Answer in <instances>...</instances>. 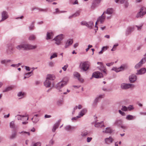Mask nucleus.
<instances>
[{"mask_svg": "<svg viewBox=\"0 0 146 146\" xmlns=\"http://www.w3.org/2000/svg\"><path fill=\"white\" fill-rule=\"evenodd\" d=\"M95 126L97 128H102V127H104L105 126L103 122H96L95 124Z\"/></svg>", "mask_w": 146, "mask_h": 146, "instance_id": "25", "label": "nucleus"}, {"mask_svg": "<svg viewBox=\"0 0 146 146\" xmlns=\"http://www.w3.org/2000/svg\"><path fill=\"white\" fill-rule=\"evenodd\" d=\"M99 4V3L94 0L92 3L91 6V9H94L98 6Z\"/></svg>", "mask_w": 146, "mask_h": 146, "instance_id": "26", "label": "nucleus"}, {"mask_svg": "<svg viewBox=\"0 0 146 146\" xmlns=\"http://www.w3.org/2000/svg\"><path fill=\"white\" fill-rule=\"evenodd\" d=\"M82 25H85L87 26V25H88L87 23L85 22V21H82L81 23Z\"/></svg>", "mask_w": 146, "mask_h": 146, "instance_id": "64", "label": "nucleus"}, {"mask_svg": "<svg viewBox=\"0 0 146 146\" xmlns=\"http://www.w3.org/2000/svg\"><path fill=\"white\" fill-rule=\"evenodd\" d=\"M80 11H78L72 16H70L69 18H71L72 17H75L78 16L80 15Z\"/></svg>", "mask_w": 146, "mask_h": 146, "instance_id": "31", "label": "nucleus"}, {"mask_svg": "<svg viewBox=\"0 0 146 146\" xmlns=\"http://www.w3.org/2000/svg\"><path fill=\"white\" fill-rule=\"evenodd\" d=\"M57 104L59 106L62 105L63 103V101L62 100H59L57 102Z\"/></svg>", "mask_w": 146, "mask_h": 146, "instance_id": "40", "label": "nucleus"}, {"mask_svg": "<svg viewBox=\"0 0 146 146\" xmlns=\"http://www.w3.org/2000/svg\"><path fill=\"white\" fill-rule=\"evenodd\" d=\"M13 88V87L12 86L8 87L6 88L3 91V92H8L11 90Z\"/></svg>", "mask_w": 146, "mask_h": 146, "instance_id": "38", "label": "nucleus"}, {"mask_svg": "<svg viewBox=\"0 0 146 146\" xmlns=\"http://www.w3.org/2000/svg\"><path fill=\"white\" fill-rule=\"evenodd\" d=\"M119 113L122 116H125V113L123 111H122L120 110H119Z\"/></svg>", "mask_w": 146, "mask_h": 146, "instance_id": "55", "label": "nucleus"}, {"mask_svg": "<svg viewBox=\"0 0 146 146\" xmlns=\"http://www.w3.org/2000/svg\"><path fill=\"white\" fill-rule=\"evenodd\" d=\"M92 77L96 78H101L103 77V74L99 71L94 72L92 74Z\"/></svg>", "mask_w": 146, "mask_h": 146, "instance_id": "8", "label": "nucleus"}, {"mask_svg": "<svg viewBox=\"0 0 146 146\" xmlns=\"http://www.w3.org/2000/svg\"><path fill=\"white\" fill-rule=\"evenodd\" d=\"M37 47L36 45H32L27 43L23 42L21 44L16 46V48L19 50L23 49L24 50H28L35 49Z\"/></svg>", "mask_w": 146, "mask_h": 146, "instance_id": "1", "label": "nucleus"}, {"mask_svg": "<svg viewBox=\"0 0 146 146\" xmlns=\"http://www.w3.org/2000/svg\"><path fill=\"white\" fill-rule=\"evenodd\" d=\"M19 133H20V134L23 133L24 134H27L28 135H30V133L29 132H27L26 131H22L21 132H19Z\"/></svg>", "mask_w": 146, "mask_h": 146, "instance_id": "51", "label": "nucleus"}, {"mask_svg": "<svg viewBox=\"0 0 146 146\" xmlns=\"http://www.w3.org/2000/svg\"><path fill=\"white\" fill-rule=\"evenodd\" d=\"M74 128V127L71 126L70 125H67L65 127V129L67 130L70 131L72 130Z\"/></svg>", "mask_w": 146, "mask_h": 146, "instance_id": "34", "label": "nucleus"}, {"mask_svg": "<svg viewBox=\"0 0 146 146\" xmlns=\"http://www.w3.org/2000/svg\"><path fill=\"white\" fill-rule=\"evenodd\" d=\"M17 119L18 120H23V119L22 118V115H17Z\"/></svg>", "mask_w": 146, "mask_h": 146, "instance_id": "60", "label": "nucleus"}, {"mask_svg": "<svg viewBox=\"0 0 146 146\" xmlns=\"http://www.w3.org/2000/svg\"><path fill=\"white\" fill-rule=\"evenodd\" d=\"M146 61V57L143 58L140 61L142 64L145 63Z\"/></svg>", "mask_w": 146, "mask_h": 146, "instance_id": "48", "label": "nucleus"}, {"mask_svg": "<svg viewBox=\"0 0 146 146\" xmlns=\"http://www.w3.org/2000/svg\"><path fill=\"white\" fill-rule=\"evenodd\" d=\"M135 118V116L130 115H127L126 117V119L128 120H132Z\"/></svg>", "mask_w": 146, "mask_h": 146, "instance_id": "32", "label": "nucleus"}, {"mask_svg": "<svg viewBox=\"0 0 146 146\" xmlns=\"http://www.w3.org/2000/svg\"><path fill=\"white\" fill-rule=\"evenodd\" d=\"M55 78V76L54 75L48 74L46 78V79L49 80H53Z\"/></svg>", "mask_w": 146, "mask_h": 146, "instance_id": "22", "label": "nucleus"}, {"mask_svg": "<svg viewBox=\"0 0 146 146\" xmlns=\"http://www.w3.org/2000/svg\"><path fill=\"white\" fill-rule=\"evenodd\" d=\"M71 3L73 5H75L78 4V1L77 0H72Z\"/></svg>", "mask_w": 146, "mask_h": 146, "instance_id": "50", "label": "nucleus"}, {"mask_svg": "<svg viewBox=\"0 0 146 146\" xmlns=\"http://www.w3.org/2000/svg\"><path fill=\"white\" fill-rule=\"evenodd\" d=\"M66 11H60L59 10L58 8H56L55 9V11L53 13V14L54 15L59 14L61 13H63L66 12Z\"/></svg>", "mask_w": 146, "mask_h": 146, "instance_id": "35", "label": "nucleus"}, {"mask_svg": "<svg viewBox=\"0 0 146 146\" xmlns=\"http://www.w3.org/2000/svg\"><path fill=\"white\" fill-rule=\"evenodd\" d=\"M41 143L40 142H38L36 143H34L33 145L31 146H40Z\"/></svg>", "mask_w": 146, "mask_h": 146, "instance_id": "46", "label": "nucleus"}, {"mask_svg": "<svg viewBox=\"0 0 146 146\" xmlns=\"http://www.w3.org/2000/svg\"><path fill=\"white\" fill-rule=\"evenodd\" d=\"M104 94L100 95L97 96L93 102L94 105H96L97 103L98 102L99 100L104 98Z\"/></svg>", "mask_w": 146, "mask_h": 146, "instance_id": "13", "label": "nucleus"}, {"mask_svg": "<svg viewBox=\"0 0 146 146\" xmlns=\"http://www.w3.org/2000/svg\"><path fill=\"white\" fill-rule=\"evenodd\" d=\"M74 75L75 77L77 78L78 80L80 82L83 83L84 82L83 79L80 77V75L79 73L77 72H74Z\"/></svg>", "mask_w": 146, "mask_h": 146, "instance_id": "14", "label": "nucleus"}, {"mask_svg": "<svg viewBox=\"0 0 146 146\" xmlns=\"http://www.w3.org/2000/svg\"><path fill=\"white\" fill-rule=\"evenodd\" d=\"M68 65H66L64 66L63 67H62V69H63L64 71H66V70L67 69V68L68 67Z\"/></svg>", "mask_w": 146, "mask_h": 146, "instance_id": "58", "label": "nucleus"}, {"mask_svg": "<svg viewBox=\"0 0 146 146\" xmlns=\"http://www.w3.org/2000/svg\"><path fill=\"white\" fill-rule=\"evenodd\" d=\"M79 116H77L76 117H72L71 119L72 120H76L78 118H79Z\"/></svg>", "mask_w": 146, "mask_h": 146, "instance_id": "63", "label": "nucleus"}, {"mask_svg": "<svg viewBox=\"0 0 146 146\" xmlns=\"http://www.w3.org/2000/svg\"><path fill=\"white\" fill-rule=\"evenodd\" d=\"M145 13H146V8L144 7H142L140 9V12L137 15L136 17L137 18L142 17Z\"/></svg>", "mask_w": 146, "mask_h": 146, "instance_id": "6", "label": "nucleus"}, {"mask_svg": "<svg viewBox=\"0 0 146 146\" xmlns=\"http://www.w3.org/2000/svg\"><path fill=\"white\" fill-rule=\"evenodd\" d=\"M67 83L65 81H61L58 83L56 86V87L58 89H60L62 88L64 86L66 85Z\"/></svg>", "mask_w": 146, "mask_h": 146, "instance_id": "12", "label": "nucleus"}, {"mask_svg": "<svg viewBox=\"0 0 146 146\" xmlns=\"http://www.w3.org/2000/svg\"><path fill=\"white\" fill-rule=\"evenodd\" d=\"M134 85L131 84L123 83L121 84V88L123 90H126L131 87H134Z\"/></svg>", "mask_w": 146, "mask_h": 146, "instance_id": "4", "label": "nucleus"}, {"mask_svg": "<svg viewBox=\"0 0 146 146\" xmlns=\"http://www.w3.org/2000/svg\"><path fill=\"white\" fill-rule=\"evenodd\" d=\"M73 42V40L72 39H69L68 40L65 46V48H66L68 47L69 46L71 45L72 44Z\"/></svg>", "mask_w": 146, "mask_h": 146, "instance_id": "23", "label": "nucleus"}, {"mask_svg": "<svg viewBox=\"0 0 146 146\" xmlns=\"http://www.w3.org/2000/svg\"><path fill=\"white\" fill-rule=\"evenodd\" d=\"M135 29V27L132 26L128 27L126 31V35H128L129 34H130Z\"/></svg>", "mask_w": 146, "mask_h": 146, "instance_id": "15", "label": "nucleus"}, {"mask_svg": "<svg viewBox=\"0 0 146 146\" xmlns=\"http://www.w3.org/2000/svg\"><path fill=\"white\" fill-rule=\"evenodd\" d=\"M8 17V15L7 12L3 11L1 13V19L0 22L3 21Z\"/></svg>", "mask_w": 146, "mask_h": 146, "instance_id": "10", "label": "nucleus"}, {"mask_svg": "<svg viewBox=\"0 0 146 146\" xmlns=\"http://www.w3.org/2000/svg\"><path fill=\"white\" fill-rule=\"evenodd\" d=\"M121 110L123 111H126L127 110V108L125 106H122Z\"/></svg>", "mask_w": 146, "mask_h": 146, "instance_id": "52", "label": "nucleus"}, {"mask_svg": "<svg viewBox=\"0 0 146 146\" xmlns=\"http://www.w3.org/2000/svg\"><path fill=\"white\" fill-rule=\"evenodd\" d=\"M102 132L106 133H111L112 132V131L110 128L107 127L105 130H103Z\"/></svg>", "mask_w": 146, "mask_h": 146, "instance_id": "36", "label": "nucleus"}, {"mask_svg": "<svg viewBox=\"0 0 146 146\" xmlns=\"http://www.w3.org/2000/svg\"><path fill=\"white\" fill-rule=\"evenodd\" d=\"M146 72V69L143 68L137 70V72L136 73L137 75H141L145 74Z\"/></svg>", "mask_w": 146, "mask_h": 146, "instance_id": "19", "label": "nucleus"}, {"mask_svg": "<svg viewBox=\"0 0 146 146\" xmlns=\"http://www.w3.org/2000/svg\"><path fill=\"white\" fill-rule=\"evenodd\" d=\"M34 22H33L29 27V29L30 30H32L33 29L34 27Z\"/></svg>", "mask_w": 146, "mask_h": 146, "instance_id": "43", "label": "nucleus"}, {"mask_svg": "<svg viewBox=\"0 0 146 146\" xmlns=\"http://www.w3.org/2000/svg\"><path fill=\"white\" fill-rule=\"evenodd\" d=\"M88 25L87 27L90 29L92 28L94 26V23L90 21L87 23Z\"/></svg>", "mask_w": 146, "mask_h": 146, "instance_id": "37", "label": "nucleus"}, {"mask_svg": "<svg viewBox=\"0 0 146 146\" xmlns=\"http://www.w3.org/2000/svg\"><path fill=\"white\" fill-rule=\"evenodd\" d=\"M35 9H37L39 11L46 12L47 11V9H40V8H38L36 7H35L32 8V10L33 11Z\"/></svg>", "mask_w": 146, "mask_h": 146, "instance_id": "33", "label": "nucleus"}, {"mask_svg": "<svg viewBox=\"0 0 146 146\" xmlns=\"http://www.w3.org/2000/svg\"><path fill=\"white\" fill-rule=\"evenodd\" d=\"M92 137H88L87 139V141L88 143L90 142L92 140Z\"/></svg>", "mask_w": 146, "mask_h": 146, "instance_id": "62", "label": "nucleus"}, {"mask_svg": "<svg viewBox=\"0 0 146 146\" xmlns=\"http://www.w3.org/2000/svg\"><path fill=\"white\" fill-rule=\"evenodd\" d=\"M115 1L116 3L119 2L121 4H123L125 8L127 7L129 5L128 0H115Z\"/></svg>", "mask_w": 146, "mask_h": 146, "instance_id": "7", "label": "nucleus"}, {"mask_svg": "<svg viewBox=\"0 0 146 146\" xmlns=\"http://www.w3.org/2000/svg\"><path fill=\"white\" fill-rule=\"evenodd\" d=\"M10 126L11 128H14L15 127V124L14 121H12L10 123Z\"/></svg>", "mask_w": 146, "mask_h": 146, "instance_id": "44", "label": "nucleus"}, {"mask_svg": "<svg viewBox=\"0 0 146 146\" xmlns=\"http://www.w3.org/2000/svg\"><path fill=\"white\" fill-rule=\"evenodd\" d=\"M108 47L107 46H103L102 48V50H103V52L105 51L108 48Z\"/></svg>", "mask_w": 146, "mask_h": 146, "instance_id": "57", "label": "nucleus"}, {"mask_svg": "<svg viewBox=\"0 0 146 146\" xmlns=\"http://www.w3.org/2000/svg\"><path fill=\"white\" fill-rule=\"evenodd\" d=\"M122 121L121 119L116 120L114 122V125L119 126L121 125L122 124Z\"/></svg>", "mask_w": 146, "mask_h": 146, "instance_id": "29", "label": "nucleus"}, {"mask_svg": "<svg viewBox=\"0 0 146 146\" xmlns=\"http://www.w3.org/2000/svg\"><path fill=\"white\" fill-rule=\"evenodd\" d=\"M113 139L111 137H110L109 138H107L105 139V141L106 143L109 144L112 142Z\"/></svg>", "mask_w": 146, "mask_h": 146, "instance_id": "27", "label": "nucleus"}, {"mask_svg": "<svg viewBox=\"0 0 146 146\" xmlns=\"http://www.w3.org/2000/svg\"><path fill=\"white\" fill-rule=\"evenodd\" d=\"M1 63L2 64H7V62L6 60H3L1 61Z\"/></svg>", "mask_w": 146, "mask_h": 146, "instance_id": "56", "label": "nucleus"}, {"mask_svg": "<svg viewBox=\"0 0 146 146\" xmlns=\"http://www.w3.org/2000/svg\"><path fill=\"white\" fill-rule=\"evenodd\" d=\"M86 109L82 110L79 113L78 116H79V118H80L81 117L83 116L85 114L86 112Z\"/></svg>", "mask_w": 146, "mask_h": 146, "instance_id": "28", "label": "nucleus"}, {"mask_svg": "<svg viewBox=\"0 0 146 146\" xmlns=\"http://www.w3.org/2000/svg\"><path fill=\"white\" fill-rule=\"evenodd\" d=\"M17 136V133L16 131H14L9 136V138L10 139H14L16 138Z\"/></svg>", "mask_w": 146, "mask_h": 146, "instance_id": "24", "label": "nucleus"}, {"mask_svg": "<svg viewBox=\"0 0 146 146\" xmlns=\"http://www.w3.org/2000/svg\"><path fill=\"white\" fill-rule=\"evenodd\" d=\"M49 65L50 67H53L54 66V63L52 62H49Z\"/></svg>", "mask_w": 146, "mask_h": 146, "instance_id": "59", "label": "nucleus"}, {"mask_svg": "<svg viewBox=\"0 0 146 146\" xmlns=\"http://www.w3.org/2000/svg\"><path fill=\"white\" fill-rule=\"evenodd\" d=\"M118 44H114L112 48L111 49V50L112 51H115L116 49V47L118 46Z\"/></svg>", "mask_w": 146, "mask_h": 146, "instance_id": "45", "label": "nucleus"}, {"mask_svg": "<svg viewBox=\"0 0 146 146\" xmlns=\"http://www.w3.org/2000/svg\"><path fill=\"white\" fill-rule=\"evenodd\" d=\"M99 69L101 72L102 71L105 74H104V75H106L107 73L106 72L107 71V70L106 69V67L104 66L103 63H102V64L100 65V68H99Z\"/></svg>", "mask_w": 146, "mask_h": 146, "instance_id": "21", "label": "nucleus"}, {"mask_svg": "<svg viewBox=\"0 0 146 146\" xmlns=\"http://www.w3.org/2000/svg\"><path fill=\"white\" fill-rule=\"evenodd\" d=\"M60 121L61 120H59L54 124L52 129V131L53 132H54L58 128Z\"/></svg>", "mask_w": 146, "mask_h": 146, "instance_id": "20", "label": "nucleus"}, {"mask_svg": "<svg viewBox=\"0 0 146 146\" xmlns=\"http://www.w3.org/2000/svg\"><path fill=\"white\" fill-rule=\"evenodd\" d=\"M113 12V10L112 8H108L107 9V10L105 11L103 13L104 14H107L110 15L109 16L106 17L107 19H110L111 18V15Z\"/></svg>", "mask_w": 146, "mask_h": 146, "instance_id": "5", "label": "nucleus"}, {"mask_svg": "<svg viewBox=\"0 0 146 146\" xmlns=\"http://www.w3.org/2000/svg\"><path fill=\"white\" fill-rule=\"evenodd\" d=\"M62 37H55L52 40L55 41V43L58 45H59L61 43V41L62 40Z\"/></svg>", "mask_w": 146, "mask_h": 146, "instance_id": "17", "label": "nucleus"}, {"mask_svg": "<svg viewBox=\"0 0 146 146\" xmlns=\"http://www.w3.org/2000/svg\"><path fill=\"white\" fill-rule=\"evenodd\" d=\"M44 86L46 88H50L51 87L52 83L50 81L46 79L44 82Z\"/></svg>", "mask_w": 146, "mask_h": 146, "instance_id": "18", "label": "nucleus"}, {"mask_svg": "<svg viewBox=\"0 0 146 146\" xmlns=\"http://www.w3.org/2000/svg\"><path fill=\"white\" fill-rule=\"evenodd\" d=\"M7 51L8 53H9L11 54H13L14 53L13 48L11 44H7Z\"/></svg>", "mask_w": 146, "mask_h": 146, "instance_id": "9", "label": "nucleus"}, {"mask_svg": "<svg viewBox=\"0 0 146 146\" xmlns=\"http://www.w3.org/2000/svg\"><path fill=\"white\" fill-rule=\"evenodd\" d=\"M106 16L103 13L97 19V21L100 22V23H103L105 20Z\"/></svg>", "mask_w": 146, "mask_h": 146, "instance_id": "11", "label": "nucleus"}, {"mask_svg": "<svg viewBox=\"0 0 146 146\" xmlns=\"http://www.w3.org/2000/svg\"><path fill=\"white\" fill-rule=\"evenodd\" d=\"M53 36V33L51 31H49L47 32L46 36Z\"/></svg>", "mask_w": 146, "mask_h": 146, "instance_id": "39", "label": "nucleus"}, {"mask_svg": "<svg viewBox=\"0 0 146 146\" xmlns=\"http://www.w3.org/2000/svg\"><path fill=\"white\" fill-rule=\"evenodd\" d=\"M142 64H143L140 62H139L135 65V68L136 69H138L141 66Z\"/></svg>", "mask_w": 146, "mask_h": 146, "instance_id": "42", "label": "nucleus"}, {"mask_svg": "<svg viewBox=\"0 0 146 146\" xmlns=\"http://www.w3.org/2000/svg\"><path fill=\"white\" fill-rule=\"evenodd\" d=\"M114 64V62H111L110 63H107L106 64V65L108 66H111L113 65Z\"/></svg>", "mask_w": 146, "mask_h": 146, "instance_id": "54", "label": "nucleus"}, {"mask_svg": "<svg viewBox=\"0 0 146 146\" xmlns=\"http://www.w3.org/2000/svg\"><path fill=\"white\" fill-rule=\"evenodd\" d=\"M88 134V131H85L82 132L81 135L82 137H84L87 136Z\"/></svg>", "mask_w": 146, "mask_h": 146, "instance_id": "41", "label": "nucleus"}, {"mask_svg": "<svg viewBox=\"0 0 146 146\" xmlns=\"http://www.w3.org/2000/svg\"><path fill=\"white\" fill-rule=\"evenodd\" d=\"M90 66V63L88 61H85L80 63L79 68L82 71L85 72L88 70Z\"/></svg>", "mask_w": 146, "mask_h": 146, "instance_id": "2", "label": "nucleus"}, {"mask_svg": "<svg viewBox=\"0 0 146 146\" xmlns=\"http://www.w3.org/2000/svg\"><path fill=\"white\" fill-rule=\"evenodd\" d=\"M127 67V66L126 65L122 64L119 68H117L116 67H113L111 69V70L114 71L116 72H118L123 70L126 68Z\"/></svg>", "mask_w": 146, "mask_h": 146, "instance_id": "3", "label": "nucleus"}, {"mask_svg": "<svg viewBox=\"0 0 146 146\" xmlns=\"http://www.w3.org/2000/svg\"><path fill=\"white\" fill-rule=\"evenodd\" d=\"M26 95L25 92H20L17 93V96L19 97H21V98H23Z\"/></svg>", "mask_w": 146, "mask_h": 146, "instance_id": "30", "label": "nucleus"}, {"mask_svg": "<svg viewBox=\"0 0 146 146\" xmlns=\"http://www.w3.org/2000/svg\"><path fill=\"white\" fill-rule=\"evenodd\" d=\"M137 80V76L135 74H132L129 76V80L131 83H133Z\"/></svg>", "mask_w": 146, "mask_h": 146, "instance_id": "16", "label": "nucleus"}, {"mask_svg": "<svg viewBox=\"0 0 146 146\" xmlns=\"http://www.w3.org/2000/svg\"><path fill=\"white\" fill-rule=\"evenodd\" d=\"M57 56V53H54L50 56V59L51 60L52 58L56 57Z\"/></svg>", "mask_w": 146, "mask_h": 146, "instance_id": "47", "label": "nucleus"}, {"mask_svg": "<svg viewBox=\"0 0 146 146\" xmlns=\"http://www.w3.org/2000/svg\"><path fill=\"white\" fill-rule=\"evenodd\" d=\"M39 120V119L37 117H36L34 120L33 121V122L34 123H36Z\"/></svg>", "mask_w": 146, "mask_h": 146, "instance_id": "53", "label": "nucleus"}, {"mask_svg": "<svg viewBox=\"0 0 146 146\" xmlns=\"http://www.w3.org/2000/svg\"><path fill=\"white\" fill-rule=\"evenodd\" d=\"M54 143V141L52 139H51L49 142V145L51 146Z\"/></svg>", "mask_w": 146, "mask_h": 146, "instance_id": "61", "label": "nucleus"}, {"mask_svg": "<svg viewBox=\"0 0 146 146\" xmlns=\"http://www.w3.org/2000/svg\"><path fill=\"white\" fill-rule=\"evenodd\" d=\"M33 70H32L30 72L25 74V75L29 78L31 76V74H33Z\"/></svg>", "mask_w": 146, "mask_h": 146, "instance_id": "49", "label": "nucleus"}]
</instances>
